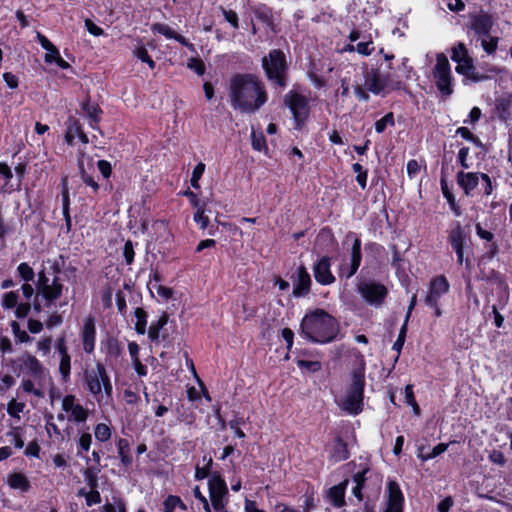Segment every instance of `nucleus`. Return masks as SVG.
<instances>
[{
  "label": "nucleus",
  "instance_id": "nucleus-1",
  "mask_svg": "<svg viewBox=\"0 0 512 512\" xmlns=\"http://www.w3.org/2000/svg\"><path fill=\"white\" fill-rule=\"evenodd\" d=\"M231 107L242 114H255L269 99L262 79L254 73H235L228 81Z\"/></svg>",
  "mask_w": 512,
  "mask_h": 512
},
{
  "label": "nucleus",
  "instance_id": "nucleus-2",
  "mask_svg": "<svg viewBox=\"0 0 512 512\" xmlns=\"http://www.w3.org/2000/svg\"><path fill=\"white\" fill-rule=\"evenodd\" d=\"M299 333L311 343H331L339 334V322L326 310L315 308L302 318Z\"/></svg>",
  "mask_w": 512,
  "mask_h": 512
},
{
  "label": "nucleus",
  "instance_id": "nucleus-3",
  "mask_svg": "<svg viewBox=\"0 0 512 512\" xmlns=\"http://www.w3.org/2000/svg\"><path fill=\"white\" fill-rule=\"evenodd\" d=\"M261 67L270 85L275 89H285L289 83L290 63L283 50L271 49L261 59Z\"/></svg>",
  "mask_w": 512,
  "mask_h": 512
},
{
  "label": "nucleus",
  "instance_id": "nucleus-4",
  "mask_svg": "<svg viewBox=\"0 0 512 512\" xmlns=\"http://www.w3.org/2000/svg\"><path fill=\"white\" fill-rule=\"evenodd\" d=\"M83 383L85 389L99 402L103 396L111 398L113 394V384L106 366L101 361H97L92 368H87L83 372Z\"/></svg>",
  "mask_w": 512,
  "mask_h": 512
},
{
  "label": "nucleus",
  "instance_id": "nucleus-5",
  "mask_svg": "<svg viewBox=\"0 0 512 512\" xmlns=\"http://www.w3.org/2000/svg\"><path fill=\"white\" fill-rule=\"evenodd\" d=\"M451 60L457 63L456 73L464 76L465 79L479 83L488 79V76L476 71L474 59L463 42H456L451 48Z\"/></svg>",
  "mask_w": 512,
  "mask_h": 512
},
{
  "label": "nucleus",
  "instance_id": "nucleus-6",
  "mask_svg": "<svg viewBox=\"0 0 512 512\" xmlns=\"http://www.w3.org/2000/svg\"><path fill=\"white\" fill-rule=\"evenodd\" d=\"M365 374L363 370H354L346 392V396L342 401V409L350 415H359L363 411L364 391H365Z\"/></svg>",
  "mask_w": 512,
  "mask_h": 512
},
{
  "label": "nucleus",
  "instance_id": "nucleus-7",
  "mask_svg": "<svg viewBox=\"0 0 512 512\" xmlns=\"http://www.w3.org/2000/svg\"><path fill=\"white\" fill-rule=\"evenodd\" d=\"M283 102L292 114L294 129L302 130L306 125L311 112L309 99L295 90H290L284 96Z\"/></svg>",
  "mask_w": 512,
  "mask_h": 512
},
{
  "label": "nucleus",
  "instance_id": "nucleus-8",
  "mask_svg": "<svg viewBox=\"0 0 512 512\" xmlns=\"http://www.w3.org/2000/svg\"><path fill=\"white\" fill-rule=\"evenodd\" d=\"M364 84L354 86V94L359 101L368 102L369 93L385 97L384 85L381 79V70L379 67L366 68L363 72Z\"/></svg>",
  "mask_w": 512,
  "mask_h": 512
},
{
  "label": "nucleus",
  "instance_id": "nucleus-9",
  "mask_svg": "<svg viewBox=\"0 0 512 512\" xmlns=\"http://www.w3.org/2000/svg\"><path fill=\"white\" fill-rule=\"evenodd\" d=\"M3 366H6L17 377L22 372L26 371L32 378H41L44 373L43 364L36 358V356L25 352L20 357L4 359Z\"/></svg>",
  "mask_w": 512,
  "mask_h": 512
},
{
  "label": "nucleus",
  "instance_id": "nucleus-10",
  "mask_svg": "<svg viewBox=\"0 0 512 512\" xmlns=\"http://www.w3.org/2000/svg\"><path fill=\"white\" fill-rule=\"evenodd\" d=\"M469 235L459 221L448 231L447 242L457 257L458 265H465L469 269L472 265L469 257H464L465 249L468 247Z\"/></svg>",
  "mask_w": 512,
  "mask_h": 512
},
{
  "label": "nucleus",
  "instance_id": "nucleus-11",
  "mask_svg": "<svg viewBox=\"0 0 512 512\" xmlns=\"http://www.w3.org/2000/svg\"><path fill=\"white\" fill-rule=\"evenodd\" d=\"M433 76L436 87L442 96L449 97L453 94L451 66L448 58L443 53L437 55Z\"/></svg>",
  "mask_w": 512,
  "mask_h": 512
},
{
  "label": "nucleus",
  "instance_id": "nucleus-12",
  "mask_svg": "<svg viewBox=\"0 0 512 512\" xmlns=\"http://www.w3.org/2000/svg\"><path fill=\"white\" fill-rule=\"evenodd\" d=\"M350 237H354L353 244H352L351 251H350V262H349V264L342 263V264H340V266L338 268L339 277L344 278L346 280L350 279L357 273V271L361 265V261H362L361 239L359 236H357L356 233L351 232V231L346 235L347 239Z\"/></svg>",
  "mask_w": 512,
  "mask_h": 512
},
{
  "label": "nucleus",
  "instance_id": "nucleus-13",
  "mask_svg": "<svg viewBox=\"0 0 512 512\" xmlns=\"http://www.w3.org/2000/svg\"><path fill=\"white\" fill-rule=\"evenodd\" d=\"M476 235L484 241L483 253L479 257L478 264L486 265L490 263L500 252L498 240L493 232L483 228L481 223L475 224Z\"/></svg>",
  "mask_w": 512,
  "mask_h": 512
},
{
  "label": "nucleus",
  "instance_id": "nucleus-14",
  "mask_svg": "<svg viewBox=\"0 0 512 512\" xmlns=\"http://www.w3.org/2000/svg\"><path fill=\"white\" fill-rule=\"evenodd\" d=\"M357 291L367 304L376 307L381 306L388 296L387 287L376 281H365L359 283Z\"/></svg>",
  "mask_w": 512,
  "mask_h": 512
},
{
  "label": "nucleus",
  "instance_id": "nucleus-15",
  "mask_svg": "<svg viewBox=\"0 0 512 512\" xmlns=\"http://www.w3.org/2000/svg\"><path fill=\"white\" fill-rule=\"evenodd\" d=\"M208 490L213 509L222 511L227 504L225 497L228 495V488L225 480L218 472H214L210 476Z\"/></svg>",
  "mask_w": 512,
  "mask_h": 512
},
{
  "label": "nucleus",
  "instance_id": "nucleus-16",
  "mask_svg": "<svg viewBox=\"0 0 512 512\" xmlns=\"http://www.w3.org/2000/svg\"><path fill=\"white\" fill-rule=\"evenodd\" d=\"M469 19L467 27L478 38L489 36L495 23L493 15L483 9H480L479 12L469 13Z\"/></svg>",
  "mask_w": 512,
  "mask_h": 512
},
{
  "label": "nucleus",
  "instance_id": "nucleus-17",
  "mask_svg": "<svg viewBox=\"0 0 512 512\" xmlns=\"http://www.w3.org/2000/svg\"><path fill=\"white\" fill-rule=\"evenodd\" d=\"M79 336L83 351L88 355L93 354L96 347L97 337L96 319L93 315L90 314L84 318Z\"/></svg>",
  "mask_w": 512,
  "mask_h": 512
},
{
  "label": "nucleus",
  "instance_id": "nucleus-18",
  "mask_svg": "<svg viewBox=\"0 0 512 512\" xmlns=\"http://www.w3.org/2000/svg\"><path fill=\"white\" fill-rule=\"evenodd\" d=\"M450 283L445 275H437L431 278L428 284L427 294L423 299L424 304L436 306L440 299L449 292Z\"/></svg>",
  "mask_w": 512,
  "mask_h": 512
},
{
  "label": "nucleus",
  "instance_id": "nucleus-19",
  "mask_svg": "<svg viewBox=\"0 0 512 512\" xmlns=\"http://www.w3.org/2000/svg\"><path fill=\"white\" fill-rule=\"evenodd\" d=\"M404 494L395 480L387 483V499L384 512H404Z\"/></svg>",
  "mask_w": 512,
  "mask_h": 512
},
{
  "label": "nucleus",
  "instance_id": "nucleus-20",
  "mask_svg": "<svg viewBox=\"0 0 512 512\" xmlns=\"http://www.w3.org/2000/svg\"><path fill=\"white\" fill-rule=\"evenodd\" d=\"M313 274L317 283L323 286H328L336 281L335 276L331 272V258L329 256H322L313 265Z\"/></svg>",
  "mask_w": 512,
  "mask_h": 512
},
{
  "label": "nucleus",
  "instance_id": "nucleus-21",
  "mask_svg": "<svg viewBox=\"0 0 512 512\" xmlns=\"http://www.w3.org/2000/svg\"><path fill=\"white\" fill-rule=\"evenodd\" d=\"M151 31L163 35L167 39H173L182 46L186 47L189 51L196 53V48L187 38L175 32L169 25L165 23L156 22L151 25Z\"/></svg>",
  "mask_w": 512,
  "mask_h": 512
},
{
  "label": "nucleus",
  "instance_id": "nucleus-22",
  "mask_svg": "<svg viewBox=\"0 0 512 512\" xmlns=\"http://www.w3.org/2000/svg\"><path fill=\"white\" fill-rule=\"evenodd\" d=\"M296 273L297 279L294 281L292 295L296 298L305 297L311 291V276L303 264L297 268Z\"/></svg>",
  "mask_w": 512,
  "mask_h": 512
},
{
  "label": "nucleus",
  "instance_id": "nucleus-23",
  "mask_svg": "<svg viewBox=\"0 0 512 512\" xmlns=\"http://www.w3.org/2000/svg\"><path fill=\"white\" fill-rule=\"evenodd\" d=\"M482 172L459 171L456 175L458 186L463 190L466 196H472L474 190L480 184Z\"/></svg>",
  "mask_w": 512,
  "mask_h": 512
},
{
  "label": "nucleus",
  "instance_id": "nucleus-24",
  "mask_svg": "<svg viewBox=\"0 0 512 512\" xmlns=\"http://www.w3.org/2000/svg\"><path fill=\"white\" fill-rule=\"evenodd\" d=\"M75 395L68 394L62 400V409L65 412H71V418L77 422H85L89 416V412L81 404L75 403Z\"/></svg>",
  "mask_w": 512,
  "mask_h": 512
},
{
  "label": "nucleus",
  "instance_id": "nucleus-25",
  "mask_svg": "<svg viewBox=\"0 0 512 512\" xmlns=\"http://www.w3.org/2000/svg\"><path fill=\"white\" fill-rule=\"evenodd\" d=\"M169 321V315L163 311L157 321H153L148 329V338L151 342H159L160 338L162 341L168 339V333H166L165 326Z\"/></svg>",
  "mask_w": 512,
  "mask_h": 512
},
{
  "label": "nucleus",
  "instance_id": "nucleus-26",
  "mask_svg": "<svg viewBox=\"0 0 512 512\" xmlns=\"http://www.w3.org/2000/svg\"><path fill=\"white\" fill-rule=\"evenodd\" d=\"M497 118L504 123L512 119V93H506L495 100Z\"/></svg>",
  "mask_w": 512,
  "mask_h": 512
},
{
  "label": "nucleus",
  "instance_id": "nucleus-27",
  "mask_svg": "<svg viewBox=\"0 0 512 512\" xmlns=\"http://www.w3.org/2000/svg\"><path fill=\"white\" fill-rule=\"evenodd\" d=\"M348 484H349V480L346 478L343 481H341L340 483H338L337 485H334L331 488H329V490L327 492V497H328L330 503L335 508H341L346 504L345 493H346Z\"/></svg>",
  "mask_w": 512,
  "mask_h": 512
},
{
  "label": "nucleus",
  "instance_id": "nucleus-28",
  "mask_svg": "<svg viewBox=\"0 0 512 512\" xmlns=\"http://www.w3.org/2000/svg\"><path fill=\"white\" fill-rule=\"evenodd\" d=\"M252 13L257 21L261 22L271 31H275L272 8L266 4H258L252 7Z\"/></svg>",
  "mask_w": 512,
  "mask_h": 512
},
{
  "label": "nucleus",
  "instance_id": "nucleus-29",
  "mask_svg": "<svg viewBox=\"0 0 512 512\" xmlns=\"http://www.w3.org/2000/svg\"><path fill=\"white\" fill-rule=\"evenodd\" d=\"M104 346V352L106 360H117L124 354L123 343L114 336H108L105 341L102 342Z\"/></svg>",
  "mask_w": 512,
  "mask_h": 512
},
{
  "label": "nucleus",
  "instance_id": "nucleus-30",
  "mask_svg": "<svg viewBox=\"0 0 512 512\" xmlns=\"http://www.w3.org/2000/svg\"><path fill=\"white\" fill-rule=\"evenodd\" d=\"M6 483L11 489L19 490L22 493H27L31 489L30 480L22 472H12L8 474Z\"/></svg>",
  "mask_w": 512,
  "mask_h": 512
},
{
  "label": "nucleus",
  "instance_id": "nucleus-31",
  "mask_svg": "<svg viewBox=\"0 0 512 512\" xmlns=\"http://www.w3.org/2000/svg\"><path fill=\"white\" fill-rule=\"evenodd\" d=\"M381 79L384 85L385 96L392 91L406 90L405 83L399 78V76L390 72V70L381 72Z\"/></svg>",
  "mask_w": 512,
  "mask_h": 512
},
{
  "label": "nucleus",
  "instance_id": "nucleus-32",
  "mask_svg": "<svg viewBox=\"0 0 512 512\" xmlns=\"http://www.w3.org/2000/svg\"><path fill=\"white\" fill-rule=\"evenodd\" d=\"M64 285L58 275L48 285L47 295L45 297V306L50 308L63 294Z\"/></svg>",
  "mask_w": 512,
  "mask_h": 512
},
{
  "label": "nucleus",
  "instance_id": "nucleus-33",
  "mask_svg": "<svg viewBox=\"0 0 512 512\" xmlns=\"http://www.w3.org/2000/svg\"><path fill=\"white\" fill-rule=\"evenodd\" d=\"M81 109L90 119V126L95 129L101 121V114L103 113L101 107L97 103H91L90 97L81 103Z\"/></svg>",
  "mask_w": 512,
  "mask_h": 512
},
{
  "label": "nucleus",
  "instance_id": "nucleus-34",
  "mask_svg": "<svg viewBox=\"0 0 512 512\" xmlns=\"http://www.w3.org/2000/svg\"><path fill=\"white\" fill-rule=\"evenodd\" d=\"M116 448L121 464L128 468L133 464V457L130 452V442L126 438H118L116 440Z\"/></svg>",
  "mask_w": 512,
  "mask_h": 512
},
{
  "label": "nucleus",
  "instance_id": "nucleus-35",
  "mask_svg": "<svg viewBox=\"0 0 512 512\" xmlns=\"http://www.w3.org/2000/svg\"><path fill=\"white\" fill-rule=\"evenodd\" d=\"M82 130H83V127H82V124L80 123V121L74 116H69L66 121V131H65V135H64L65 142L69 146H73L76 136Z\"/></svg>",
  "mask_w": 512,
  "mask_h": 512
},
{
  "label": "nucleus",
  "instance_id": "nucleus-36",
  "mask_svg": "<svg viewBox=\"0 0 512 512\" xmlns=\"http://www.w3.org/2000/svg\"><path fill=\"white\" fill-rule=\"evenodd\" d=\"M441 191L444 198L447 200L451 211L455 216H460L462 214V210L460 205L457 203L453 192L451 191L448 182L445 177H441L440 179Z\"/></svg>",
  "mask_w": 512,
  "mask_h": 512
},
{
  "label": "nucleus",
  "instance_id": "nucleus-37",
  "mask_svg": "<svg viewBox=\"0 0 512 512\" xmlns=\"http://www.w3.org/2000/svg\"><path fill=\"white\" fill-rule=\"evenodd\" d=\"M332 457L336 462L345 461L350 457L348 445L340 436L334 440Z\"/></svg>",
  "mask_w": 512,
  "mask_h": 512
},
{
  "label": "nucleus",
  "instance_id": "nucleus-38",
  "mask_svg": "<svg viewBox=\"0 0 512 512\" xmlns=\"http://www.w3.org/2000/svg\"><path fill=\"white\" fill-rule=\"evenodd\" d=\"M92 444V435L89 432H83L80 434L77 440V453L76 455L81 458H85L86 462L90 459L87 456V453L90 450Z\"/></svg>",
  "mask_w": 512,
  "mask_h": 512
},
{
  "label": "nucleus",
  "instance_id": "nucleus-39",
  "mask_svg": "<svg viewBox=\"0 0 512 512\" xmlns=\"http://www.w3.org/2000/svg\"><path fill=\"white\" fill-rule=\"evenodd\" d=\"M101 472V468L98 466H88L83 470L84 481L86 482L89 490L99 489L98 474Z\"/></svg>",
  "mask_w": 512,
  "mask_h": 512
},
{
  "label": "nucleus",
  "instance_id": "nucleus-40",
  "mask_svg": "<svg viewBox=\"0 0 512 512\" xmlns=\"http://www.w3.org/2000/svg\"><path fill=\"white\" fill-rule=\"evenodd\" d=\"M134 316L136 318L134 327L136 333L139 335H144L147 331L148 313L142 307H137L134 310Z\"/></svg>",
  "mask_w": 512,
  "mask_h": 512
},
{
  "label": "nucleus",
  "instance_id": "nucleus-41",
  "mask_svg": "<svg viewBox=\"0 0 512 512\" xmlns=\"http://www.w3.org/2000/svg\"><path fill=\"white\" fill-rule=\"evenodd\" d=\"M479 39L481 40V47L487 55H494L496 53L500 41L498 36H492L489 33V36H482Z\"/></svg>",
  "mask_w": 512,
  "mask_h": 512
},
{
  "label": "nucleus",
  "instance_id": "nucleus-42",
  "mask_svg": "<svg viewBox=\"0 0 512 512\" xmlns=\"http://www.w3.org/2000/svg\"><path fill=\"white\" fill-rule=\"evenodd\" d=\"M50 284V279L47 276L45 269H41L37 273V282H36V291L38 295H40L45 301V297L47 295L48 285Z\"/></svg>",
  "mask_w": 512,
  "mask_h": 512
},
{
  "label": "nucleus",
  "instance_id": "nucleus-43",
  "mask_svg": "<svg viewBox=\"0 0 512 512\" xmlns=\"http://www.w3.org/2000/svg\"><path fill=\"white\" fill-rule=\"evenodd\" d=\"M481 177V191H482V195L485 196V197H489L490 195H492V193L494 192V190L497 188V183H496V180L492 179L487 173H483L482 172V175H480Z\"/></svg>",
  "mask_w": 512,
  "mask_h": 512
},
{
  "label": "nucleus",
  "instance_id": "nucleus-44",
  "mask_svg": "<svg viewBox=\"0 0 512 512\" xmlns=\"http://www.w3.org/2000/svg\"><path fill=\"white\" fill-rule=\"evenodd\" d=\"M388 126H395V118L393 112H388L382 118L378 119L374 124L375 131L379 134L384 133Z\"/></svg>",
  "mask_w": 512,
  "mask_h": 512
},
{
  "label": "nucleus",
  "instance_id": "nucleus-45",
  "mask_svg": "<svg viewBox=\"0 0 512 512\" xmlns=\"http://www.w3.org/2000/svg\"><path fill=\"white\" fill-rule=\"evenodd\" d=\"M19 300L18 291L5 292L1 296V306L6 310L15 309Z\"/></svg>",
  "mask_w": 512,
  "mask_h": 512
},
{
  "label": "nucleus",
  "instance_id": "nucleus-46",
  "mask_svg": "<svg viewBox=\"0 0 512 512\" xmlns=\"http://www.w3.org/2000/svg\"><path fill=\"white\" fill-rule=\"evenodd\" d=\"M317 242L324 243L327 246H333L336 239L333 230L329 226L321 228L316 237Z\"/></svg>",
  "mask_w": 512,
  "mask_h": 512
},
{
  "label": "nucleus",
  "instance_id": "nucleus-47",
  "mask_svg": "<svg viewBox=\"0 0 512 512\" xmlns=\"http://www.w3.org/2000/svg\"><path fill=\"white\" fill-rule=\"evenodd\" d=\"M59 373L61 375V381L67 383L71 376V356L60 357L59 362Z\"/></svg>",
  "mask_w": 512,
  "mask_h": 512
},
{
  "label": "nucleus",
  "instance_id": "nucleus-48",
  "mask_svg": "<svg viewBox=\"0 0 512 512\" xmlns=\"http://www.w3.org/2000/svg\"><path fill=\"white\" fill-rule=\"evenodd\" d=\"M456 135H459L464 140L471 142L476 147H482L483 146V143H482L481 139L477 135L472 133L469 130V128H467V127L461 126V127L457 128L456 129Z\"/></svg>",
  "mask_w": 512,
  "mask_h": 512
},
{
  "label": "nucleus",
  "instance_id": "nucleus-49",
  "mask_svg": "<svg viewBox=\"0 0 512 512\" xmlns=\"http://www.w3.org/2000/svg\"><path fill=\"white\" fill-rule=\"evenodd\" d=\"M17 275L24 281V283H27L34 280L35 272L28 263L21 262L17 266Z\"/></svg>",
  "mask_w": 512,
  "mask_h": 512
},
{
  "label": "nucleus",
  "instance_id": "nucleus-50",
  "mask_svg": "<svg viewBox=\"0 0 512 512\" xmlns=\"http://www.w3.org/2000/svg\"><path fill=\"white\" fill-rule=\"evenodd\" d=\"M177 506L186 509V505L179 496L169 495L163 502V512H174Z\"/></svg>",
  "mask_w": 512,
  "mask_h": 512
},
{
  "label": "nucleus",
  "instance_id": "nucleus-51",
  "mask_svg": "<svg viewBox=\"0 0 512 512\" xmlns=\"http://www.w3.org/2000/svg\"><path fill=\"white\" fill-rule=\"evenodd\" d=\"M251 145H252V148L258 152H261L263 150H267V142H266V137L264 135L263 132H255L254 130H252V133H251Z\"/></svg>",
  "mask_w": 512,
  "mask_h": 512
},
{
  "label": "nucleus",
  "instance_id": "nucleus-52",
  "mask_svg": "<svg viewBox=\"0 0 512 512\" xmlns=\"http://www.w3.org/2000/svg\"><path fill=\"white\" fill-rule=\"evenodd\" d=\"M95 438L99 442H107L112 435L111 428L105 423H98L94 428Z\"/></svg>",
  "mask_w": 512,
  "mask_h": 512
},
{
  "label": "nucleus",
  "instance_id": "nucleus-53",
  "mask_svg": "<svg viewBox=\"0 0 512 512\" xmlns=\"http://www.w3.org/2000/svg\"><path fill=\"white\" fill-rule=\"evenodd\" d=\"M295 362L301 370H306L310 373H316L322 369V363L317 360L310 361L304 359H296Z\"/></svg>",
  "mask_w": 512,
  "mask_h": 512
},
{
  "label": "nucleus",
  "instance_id": "nucleus-54",
  "mask_svg": "<svg viewBox=\"0 0 512 512\" xmlns=\"http://www.w3.org/2000/svg\"><path fill=\"white\" fill-rule=\"evenodd\" d=\"M205 208L206 204L197 207L193 217V220L199 225L201 230H205L209 225V218L205 215Z\"/></svg>",
  "mask_w": 512,
  "mask_h": 512
},
{
  "label": "nucleus",
  "instance_id": "nucleus-55",
  "mask_svg": "<svg viewBox=\"0 0 512 512\" xmlns=\"http://www.w3.org/2000/svg\"><path fill=\"white\" fill-rule=\"evenodd\" d=\"M10 326H11L13 335L15 336V338L17 339V341L19 343H28L32 340V338L29 336V334L20 328V325L17 321H14V320L11 321Z\"/></svg>",
  "mask_w": 512,
  "mask_h": 512
},
{
  "label": "nucleus",
  "instance_id": "nucleus-56",
  "mask_svg": "<svg viewBox=\"0 0 512 512\" xmlns=\"http://www.w3.org/2000/svg\"><path fill=\"white\" fill-rule=\"evenodd\" d=\"M205 164L203 162H199L192 171V176L190 179L191 186L194 189H200L199 180L204 174L205 171Z\"/></svg>",
  "mask_w": 512,
  "mask_h": 512
},
{
  "label": "nucleus",
  "instance_id": "nucleus-57",
  "mask_svg": "<svg viewBox=\"0 0 512 512\" xmlns=\"http://www.w3.org/2000/svg\"><path fill=\"white\" fill-rule=\"evenodd\" d=\"M246 423V420L243 417H236L229 421L228 425L231 430H233L235 436L239 439H244L246 437V434L244 431L240 428L241 425H244Z\"/></svg>",
  "mask_w": 512,
  "mask_h": 512
},
{
  "label": "nucleus",
  "instance_id": "nucleus-58",
  "mask_svg": "<svg viewBox=\"0 0 512 512\" xmlns=\"http://www.w3.org/2000/svg\"><path fill=\"white\" fill-rule=\"evenodd\" d=\"M187 67L199 76L204 75L206 71L205 63L200 57H191L188 60Z\"/></svg>",
  "mask_w": 512,
  "mask_h": 512
},
{
  "label": "nucleus",
  "instance_id": "nucleus-59",
  "mask_svg": "<svg viewBox=\"0 0 512 512\" xmlns=\"http://www.w3.org/2000/svg\"><path fill=\"white\" fill-rule=\"evenodd\" d=\"M79 170H80V177H81L83 183H85L87 186L91 187L94 193H97L99 190L98 182L94 179V177L92 175H89L85 171V168L83 165H80Z\"/></svg>",
  "mask_w": 512,
  "mask_h": 512
},
{
  "label": "nucleus",
  "instance_id": "nucleus-60",
  "mask_svg": "<svg viewBox=\"0 0 512 512\" xmlns=\"http://www.w3.org/2000/svg\"><path fill=\"white\" fill-rule=\"evenodd\" d=\"M220 10L224 16V19L233 27V29H239V18L237 13L231 9H225L220 6Z\"/></svg>",
  "mask_w": 512,
  "mask_h": 512
},
{
  "label": "nucleus",
  "instance_id": "nucleus-61",
  "mask_svg": "<svg viewBox=\"0 0 512 512\" xmlns=\"http://www.w3.org/2000/svg\"><path fill=\"white\" fill-rule=\"evenodd\" d=\"M121 506L127 509L125 500L121 497L114 498V504L110 502L105 503L101 508V512H119V507Z\"/></svg>",
  "mask_w": 512,
  "mask_h": 512
},
{
  "label": "nucleus",
  "instance_id": "nucleus-62",
  "mask_svg": "<svg viewBox=\"0 0 512 512\" xmlns=\"http://www.w3.org/2000/svg\"><path fill=\"white\" fill-rule=\"evenodd\" d=\"M25 408V403L17 402L15 399L9 401L7 405V412L11 417L19 418V414Z\"/></svg>",
  "mask_w": 512,
  "mask_h": 512
},
{
  "label": "nucleus",
  "instance_id": "nucleus-63",
  "mask_svg": "<svg viewBox=\"0 0 512 512\" xmlns=\"http://www.w3.org/2000/svg\"><path fill=\"white\" fill-rule=\"evenodd\" d=\"M32 310V306L30 302H21L18 303L15 307V316L18 319L26 318Z\"/></svg>",
  "mask_w": 512,
  "mask_h": 512
},
{
  "label": "nucleus",
  "instance_id": "nucleus-64",
  "mask_svg": "<svg viewBox=\"0 0 512 512\" xmlns=\"http://www.w3.org/2000/svg\"><path fill=\"white\" fill-rule=\"evenodd\" d=\"M488 460L491 463L496 464V465H498L500 467H503L506 464V458H505L504 453L502 451H500V450H497V449H493L489 453Z\"/></svg>",
  "mask_w": 512,
  "mask_h": 512
}]
</instances>
